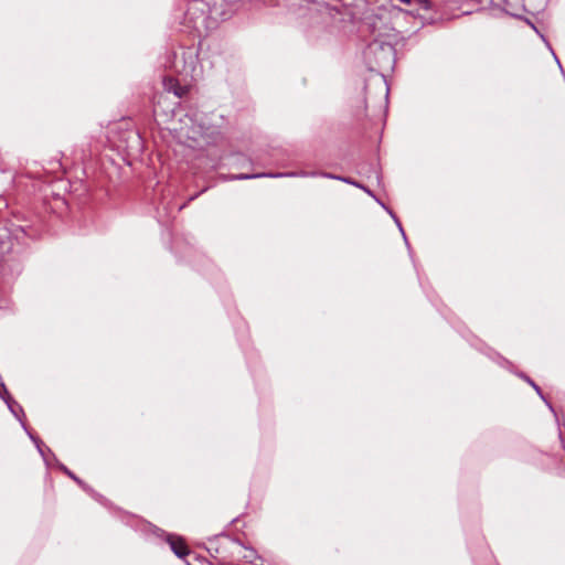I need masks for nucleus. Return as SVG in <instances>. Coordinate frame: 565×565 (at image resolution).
I'll return each mask as SVG.
<instances>
[{
  "mask_svg": "<svg viewBox=\"0 0 565 565\" xmlns=\"http://www.w3.org/2000/svg\"><path fill=\"white\" fill-rule=\"evenodd\" d=\"M412 6H417L419 9L429 10L430 1L429 0H412Z\"/></svg>",
  "mask_w": 565,
  "mask_h": 565,
  "instance_id": "9d476101",
  "label": "nucleus"
},
{
  "mask_svg": "<svg viewBox=\"0 0 565 565\" xmlns=\"http://www.w3.org/2000/svg\"><path fill=\"white\" fill-rule=\"evenodd\" d=\"M399 1L405 3V4H412V0H399Z\"/></svg>",
  "mask_w": 565,
  "mask_h": 565,
  "instance_id": "4468645a",
  "label": "nucleus"
},
{
  "mask_svg": "<svg viewBox=\"0 0 565 565\" xmlns=\"http://www.w3.org/2000/svg\"><path fill=\"white\" fill-rule=\"evenodd\" d=\"M309 175L305 171L301 172H285V173H255V174H236L231 178V180H250V179H258V178H295V177H302L307 178ZM311 175H315L313 173Z\"/></svg>",
  "mask_w": 565,
  "mask_h": 565,
  "instance_id": "20e7f679",
  "label": "nucleus"
},
{
  "mask_svg": "<svg viewBox=\"0 0 565 565\" xmlns=\"http://www.w3.org/2000/svg\"><path fill=\"white\" fill-rule=\"evenodd\" d=\"M242 557L252 565H260L257 563V561H259L260 557L253 548H245Z\"/></svg>",
  "mask_w": 565,
  "mask_h": 565,
  "instance_id": "6e6552de",
  "label": "nucleus"
},
{
  "mask_svg": "<svg viewBox=\"0 0 565 565\" xmlns=\"http://www.w3.org/2000/svg\"><path fill=\"white\" fill-rule=\"evenodd\" d=\"M29 436L33 440V443L35 444V446H36L39 452L41 454V456L45 459V454H44L42 441L39 438H36L33 435H31L30 433H29Z\"/></svg>",
  "mask_w": 565,
  "mask_h": 565,
  "instance_id": "9b49d317",
  "label": "nucleus"
},
{
  "mask_svg": "<svg viewBox=\"0 0 565 565\" xmlns=\"http://www.w3.org/2000/svg\"><path fill=\"white\" fill-rule=\"evenodd\" d=\"M308 174H312V172H307ZM313 177H317V175H320V177H323V178H328V179H334V180H340V181H343L345 183H349V184H352V185H355L358 188H361L363 189L367 194L370 195H373L372 192L364 188L363 185H361L360 183L355 182V181H352L351 179L349 178H343V177H339V175H334L332 173H328V172H322V173H317V172H313Z\"/></svg>",
  "mask_w": 565,
  "mask_h": 565,
  "instance_id": "423d86ee",
  "label": "nucleus"
},
{
  "mask_svg": "<svg viewBox=\"0 0 565 565\" xmlns=\"http://www.w3.org/2000/svg\"><path fill=\"white\" fill-rule=\"evenodd\" d=\"M365 55L367 57H374V67L386 71L393 67L395 61V49L387 42L373 41L367 45Z\"/></svg>",
  "mask_w": 565,
  "mask_h": 565,
  "instance_id": "f257e3e1",
  "label": "nucleus"
},
{
  "mask_svg": "<svg viewBox=\"0 0 565 565\" xmlns=\"http://www.w3.org/2000/svg\"><path fill=\"white\" fill-rule=\"evenodd\" d=\"M168 543L172 550V552L179 557L184 558L189 554L188 546L183 542V540L179 536L170 535L168 537Z\"/></svg>",
  "mask_w": 565,
  "mask_h": 565,
  "instance_id": "39448f33",
  "label": "nucleus"
},
{
  "mask_svg": "<svg viewBox=\"0 0 565 565\" xmlns=\"http://www.w3.org/2000/svg\"><path fill=\"white\" fill-rule=\"evenodd\" d=\"M182 66L180 67L178 63L174 65L175 71L178 73H183L184 75L193 76L196 66H198V54L193 50H183L181 53Z\"/></svg>",
  "mask_w": 565,
  "mask_h": 565,
  "instance_id": "7ed1b4c3",
  "label": "nucleus"
},
{
  "mask_svg": "<svg viewBox=\"0 0 565 565\" xmlns=\"http://www.w3.org/2000/svg\"><path fill=\"white\" fill-rule=\"evenodd\" d=\"M63 471L71 477L73 480H75L78 484L83 486L82 480H79L72 471H70L66 467H62Z\"/></svg>",
  "mask_w": 565,
  "mask_h": 565,
  "instance_id": "ddd939ff",
  "label": "nucleus"
},
{
  "mask_svg": "<svg viewBox=\"0 0 565 565\" xmlns=\"http://www.w3.org/2000/svg\"><path fill=\"white\" fill-rule=\"evenodd\" d=\"M164 87L168 92H173L177 97H182L186 94V87L180 86L173 78H166Z\"/></svg>",
  "mask_w": 565,
  "mask_h": 565,
  "instance_id": "0eeeda50",
  "label": "nucleus"
},
{
  "mask_svg": "<svg viewBox=\"0 0 565 565\" xmlns=\"http://www.w3.org/2000/svg\"><path fill=\"white\" fill-rule=\"evenodd\" d=\"M381 205H382V206H383V207H384V209L390 213V215L394 218V221H395L396 225H397V226H398V228H399V232H401V233H402V235H403V238H404L405 243L407 244V238H406L405 232H404V230H403V227H402V224H401L399 220H398V218L395 216V214H394L391 210H388V209H387L383 203H381Z\"/></svg>",
  "mask_w": 565,
  "mask_h": 565,
  "instance_id": "1a4fd4ad",
  "label": "nucleus"
},
{
  "mask_svg": "<svg viewBox=\"0 0 565 565\" xmlns=\"http://www.w3.org/2000/svg\"><path fill=\"white\" fill-rule=\"evenodd\" d=\"M218 12L210 7V2L204 0H190L185 12L186 19L194 28L204 24L206 18H215Z\"/></svg>",
  "mask_w": 565,
  "mask_h": 565,
  "instance_id": "f03ea898",
  "label": "nucleus"
},
{
  "mask_svg": "<svg viewBox=\"0 0 565 565\" xmlns=\"http://www.w3.org/2000/svg\"><path fill=\"white\" fill-rule=\"evenodd\" d=\"M522 377L535 390V392L542 396V391L541 388L529 377V376H525V375H522Z\"/></svg>",
  "mask_w": 565,
  "mask_h": 565,
  "instance_id": "f8f14e48",
  "label": "nucleus"
},
{
  "mask_svg": "<svg viewBox=\"0 0 565 565\" xmlns=\"http://www.w3.org/2000/svg\"><path fill=\"white\" fill-rule=\"evenodd\" d=\"M555 58H557V57L555 56ZM556 63H558V65H561L559 60H556ZM559 67L562 68V66H559Z\"/></svg>",
  "mask_w": 565,
  "mask_h": 565,
  "instance_id": "2eb2a0df",
  "label": "nucleus"
}]
</instances>
